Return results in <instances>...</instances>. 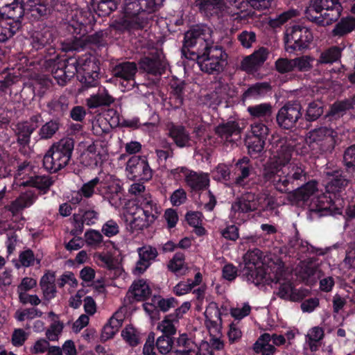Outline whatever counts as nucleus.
<instances>
[{"mask_svg": "<svg viewBox=\"0 0 355 355\" xmlns=\"http://www.w3.org/2000/svg\"><path fill=\"white\" fill-rule=\"evenodd\" d=\"M165 0H123L121 13L111 27L118 33L139 37L150 27Z\"/></svg>", "mask_w": 355, "mask_h": 355, "instance_id": "f257e3e1", "label": "nucleus"}, {"mask_svg": "<svg viewBox=\"0 0 355 355\" xmlns=\"http://www.w3.org/2000/svg\"><path fill=\"white\" fill-rule=\"evenodd\" d=\"M306 166L302 163L284 164L282 178L275 189L281 193H289L290 198L295 202H306L318 190V182L309 180Z\"/></svg>", "mask_w": 355, "mask_h": 355, "instance_id": "f03ea898", "label": "nucleus"}, {"mask_svg": "<svg viewBox=\"0 0 355 355\" xmlns=\"http://www.w3.org/2000/svg\"><path fill=\"white\" fill-rule=\"evenodd\" d=\"M95 21L94 16L91 12H76L66 24V30L72 35L73 39L66 44L64 49L78 51L87 44H93L98 47L105 46L107 43V31H99L87 35V26H91Z\"/></svg>", "mask_w": 355, "mask_h": 355, "instance_id": "7ed1b4c3", "label": "nucleus"}, {"mask_svg": "<svg viewBox=\"0 0 355 355\" xmlns=\"http://www.w3.org/2000/svg\"><path fill=\"white\" fill-rule=\"evenodd\" d=\"M337 132L331 128L321 126L309 131L304 143L296 146V151L303 156L318 158L330 154L334 150Z\"/></svg>", "mask_w": 355, "mask_h": 355, "instance_id": "20e7f679", "label": "nucleus"}, {"mask_svg": "<svg viewBox=\"0 0 355 355\" xmlns=\"http://www.w3.org/2000/svg\"><path fill=\"white\" fill-rule=\"evenodd\" d=\"M135 211L131 213L129 227L132 232L141 231L152 225L162 213L161 206L150 194L135 199Z\"/></svg>", "mask_w": 355, "mask_h": 355, "instance_id": "39448f33", "label": "nucleus"}, {"mask_svg": "<svg viewBox=\"0 0 355 355\" xmlns=\"http://www.w3.org/2000/svg\"><path fill=\"white\" fill-rule=\"evenodd\" d=\"M343 10L339 0H310L304 15L309 21L318 26H325L338 21Z\"/></svg>", "mask_w": 355, "mask_h": 355, "instance_id": "423d86ee", "label": "nucleus"}, {"mask_svg": "<svg viewBox=\"0 0 355 355\" xmlns=\"http://www.w3.org/2000/svg\"><path fill=\"white\" fill-rule=\"evenodd\" d=\"M190 60L196 61L202 71L209 74H218L222 72L227 64L228 55L221 46L212 44L208 47H204Z\"/></svg>", "mask_w": 355, "mask_h": 355, "instance_id": "0eeeda50", "label": "nucleus"}, {"mask_svg": "<svg viewBox=\"0 0 355 355\" xmlns=\"http://www.w3.org/2000/svg\"><path fill=\"white\" fill-rule=\"evenodd\" d=\"M74 149V140L64 137L52 144L43 158V166L50 173H57L68 165Z\"/></svg>", "mask_w": 355, "mask_h": 355, "instance_id": "6e6552de", "label": "nucleus"}, {"mask_svg": "<svg viewBox=\"0 0 355 355\" xmlns=\"http://www.w3.org/2000/svg\"><path fill=\"white\" fill-rule=\"evenodd\" d=\"M212 33L211 28L205 24H196L191 26L184 35L183 45L181 49L182 56L190 60L193 58L191 55L192 52L198 54L200 49L214 44Z\"/></svg>", "mask_w": 355, "mask_h": 355, "instance_id": "1a4fd4ad", "label": "nucleus"}, {"mask_svg": "<svg viewBox=\"0 0 355 355\" xmlns=\"http://www.w3.org/2000/svg\"><path fill=\"white\" fill-rule=\"evenodd\" d=\"M245 266L241 270L242 277L249 283L255 286L268 285L278 283L279 277L277 275H272L268 272L266 268L260 261V257L254 252H248L244 256Z\"/></svg>", "mask_w": 355, "mask_h": 355, "instance_id": "9d476101", "label": "nucleus"}, {"mask_svg": "<svg viewBox=\"0 0 355 355\" xmlns=\"http://www.w3.org/2000/svg\"><path fill=\"white\" fill-rule=\"evenodd\" d=\"M275 208V198L269 194L261 192H244L232 205V210L239 214H248L255 211L259 212L271 211Z\"/></svg>", "mask_w": 355, "mask_h": 355, "instance_id": "9b49d317", "label": "nucleus"}, {"mask_svg": "<svg viewBox=\"0 0 355 355\" xmlns=\"http://www.w3.org/2000/svg\"><path fill=\"white\" fill-rule=\"evenodd\" d=\"M313 40L311 28L303 24H295L286 29L284 42L288 53L304 51L309 49Z\"/></svg>", "mask_w": 355, "mask_h": 355, "instance_id": "f8f14e48", "label": "nucleus"}, {"mask_svg": "<svg viewBox=\"0 0 355 355\" xmlns=\"http://www.w3.org/2000/svg\"><path fill=\"white\" fill-rule=\"evenodd\" d=\"M269 133V128L263 123H253L250 134L245 139V145L251 157L257 158L263 151L266 141Z\"/></svg>", "mask_w": 355, "mask_h": 355, "instance_id": "ddd939ff", "label": "nucleus"}, {"mask_svg": "<svg viewBox=\"0 0 355 355\" xmlns=\"http://www.w3.org/2000/svg\"><path fill=\"white\" fill-rule=\"evenodd\" d=\"M302 107L297 101L286 102L276 114L278 125L284 130H290L296 126L297 121L302 118Z\"/></svg>", "mask_w": 355, "mask_h": 355, "instance_id": "4468645a", "label": "nucleus"}, {"mask_svg": "<svg viewBox=\"0 0 355 355\" xmlns=\"http://www.w3.org/2000/svg\"><path fill=\"white\" fill-rule=\"evenodd\" d=\"M126 170L130 179L147 182L153 177V171L150 168L146 157L132 156L126 164Z\"/></svg>", "mask_w": 355, "mask_h": 355, "instance_id": "2eb2a0df", "label": "nucleus"}, {"mask_svg": "<svg viewBox=\"0 0 355 355\" xmlns=\"http://www.w3.org/2000/svg\"><path fill=\"white\" fill-rule=\"evenodd\" d=\"M81 63V71L79 72V75H77V78L83 87L88 89L97 86L100 71L97 61L86 56V60Z\"/></svg>", "mask_w": 355, "mask_h": 355, "instance_id": "dca6fc26", "label": "nucleus"}, {"mask_svg": "<svg viewBox=\"0 0 355 355\" xmlns=\"http://www.w3.org/2000/svg\"><path fill=\"white\" fill-rule=\"evenodd\" d=\"M1 5L8 15V21L16 35L22 28L24 16V0H0Z\"/></svg>", "mask_w": 355, "mask_h": 355, "instance_id": "f3484780", "label": "nucleus"}, {"mask_svg": "<svg viewBox=\"0 0 355 355\" xmlns=\"http://www.w3.org/2000/svg\"><path fill=\"white\" fill-rule=\"evenodd\" d=\"M340 200L334 198L331 194L327 192L319 196L314 202L315 208H312L311 211L318 214L320 216L341 214V209L338 207Z\"/></svg>", "mask_w": 355, "mask_h": 355, "instance_id": "a211bd4d", "label": "nucleus"}, {"mask_svg": "<svg viewBox=\"0 0 355 355\" xmlns=\"http://www.w3.org/2000/svg\"><path fill=\"white\" fill-rule=\"evenodd\" d=\"M24 9L30 19L34 21L47 19L53 10L50 0H28L25 4L24 3Z\"/></svg>", "mask_w": 355, "mask_h": 355, "instance_id": "6ab92c4d", "label": "nucleus"}, {"mask_svg": "<svg viewBox=\"0 0 355 355\" xmlns=\"http://www.w3.org/2000/svg\"><path fill=\"white\" fill-rule=\"evenodd\" d=\"M290 161V157L282 159L280 157L270 159L263 165L262 176L265 182L272 183L275 187V184L279 183V179L282 178L284 164Z\"/></svg>", "mask_w": 355, "mask_h": 355, "instance_id": "aec40b11", "label": "nucleus"}, {"mask_svg": "<svg viewBox=\"0 0 355 355\" xmlns=\"http://www.w3.org/2000/svg\"><path fill=\"white\" fill-rule=\"evenodd\" d=\"M268 56V50L265 47H260L252 54L243 58L240 68L248 73H254L261 69Z\"/></svg>", "mask_w": 355, "mask_h": 355, "instance_id": "412c9836", "label": "nucleus"}, {"mask_svg": "<svg viewBox=\"0 0 355 355\" xmlns=\"http://www.w3.org/2000/svg\"><path fill=\"white\" fill-rule=\"evenodd\" d=\"M286 248L290 257H297L300 259L303 254H312L316 253L315 248L306 241L302 240L300 236L298 230L295 228L293 236L289 237Z\"/></svg>", "mask_w": 355, "mask_h": 355, "instance_id": "4be33fe9", "label": "nucleus"}, {"mask_svg": "<svg viewBox=\"0 0 355 355\" xmlns=\"http://www.w3.org/2000/svg\"><path fill=\"white\" fill-rule=\"evenodd\" d=\"M235 170L238 175L233 180L234 186L247 188L248 185L247 180L255 175V168L252 162L248 157H243L236 162Z\"/></svg>", "mask_w": 355, "mask_h": 355, "instance_id": "5701e85b", "label": "nucleus"}, {"mask_svg": "<svg viewBox=\"0 0 355 355\" xmlns=\"http://www.w3.org/2000/svg\"><path fill=\"white\" fill-rule=\"evenodd\" d=\"M138 64L141 70L153 76L164 74L168 66L167 62L157 55L141 57Z\"/></svg>", "mask_w": 355, "mask_h": 355, "instance_id": "b1692460", "label": "nucleus"}, {"mask_svg": "<svg viewBox=\"0 0 355 355\" xmlns=\"http://www.w3.org/2000/svg\"><path fill=\"white\" fill-rule=\"evenodd\" d=\"M56 37L53 31L44 29L41 31L35 32L32 36L31 44L33 49L36 51L44 49L47 53H55V48L53 43Z\"/></svg>", "mask_w": 355, "mask_h": 355, "instance_id": "393cba45", "label": "nucleus"}, {"mask_svg": "<svg viewBox=\"0 0 355 355\" xmlns=\"http://www.w3.org/2000/svg\"><path fill=\"white\" fill-rule=\"evenodd\" d=\"M139 260L133 270L135 275L143 274L158 256L157 249L150 245H145L138 248Z\"/></svg>", "mask_w": 355, "mask_h": 355, "instance_id": "a878e982", "label": "nucleus"}, {"mask_svg": "<svg viewBox=\"0 0 355 355\" xmlns=\"http://www.w3.org/2000/svg\"><path fill=\"white\" fill-rule=\"evenodd\" d=\"M96 188L98 193L107 199L111 205L118 207L121 205V199L123 196V187L119 183L112 182L107 185L102 182Z\"/></svg>", "mask_w": 355, "mask_h": 355, "instance_id": "bb28decb", "label": "nucleus"}, {"mask_svg": "<svg viewBox=\"0 0 355 355\" xmlns=\"http://www.w3.org/2000/svg\"><path fill=\"white\" fill-rule=\"evenodd\" d=\"M37 199L35 193L31 191H26L21 193L15 200H12L10 205L5 208L12 213L13 216H18L21 211L32 206Z\"/></svg>", "mask_w": 355, "mask_h": 355, "instance_id": "cd10ccee", "label": "nucleus"}, {"mask_svg": "<svg viewBox=\"0 0 355 355\" xmlns=\"http://www.w3.org/2000/svg\"><path fill=\"white\" fill-rule=\"evenodd\" d=\"M248 112L253 119L259 121L257 123H263L268 128L271 125L273 121L272 107L270 103H261L251 105L248 107Z\"/></svg>", "mask_w": 355, "mask_h": 355, "instance_id": "c85d7f7f", "label": "nucleus"}, {"mask_svg": "<svg viewBox=\"0 0 355 355\" xmlns=\"http://www.w3.org/2000/svg\"><path fill=\"white\" fill-rule=\"evenodd\" d=\"M168 135L179 148L191 146V139L189 132L182 125L171 123L168 125Z\"/></svg>", "mask_w": 355, "mask_h": 355, "instance_id": "c756f323", "label": "nucleus"}, {"mask_svg": "<svg viewBox=\"0 0 355 355\" xmlns=\"http://www.w3.org/2000/svg\"><path fill=\"white\" fill-rule=\"evenodd\" d=\"M69 99L64 95L53 97L47 103L49 114L54 119L60 120L69 111Z\"/></svg>", "mask_w": 355, "mask_h": 355, "instance_id": "7c9ffc66", "label": "nucleus"}, {"mask_svg": "<svg viewBox=\"0 0 355 355\" xmlns=\"http://www.w3.org/2000/svg\"><path fill=\"white\" fill-rule=\"evenodd\" d=\"M137 69V65L135 62H122L116 64L112 72L114 77L123 81L129 82L135 80Z\"/></svg>", "mask_w": 355, "mask_h": 355, "instance_id": "2f4dec72", "label": "nucleus"}, {"mask_svg": "<svg viewBox=\"0 0 355 355\" xmlns=\"http://www.w3.org/2000/svg\"><path fill=\"white\" fill-rule=\"evenodd\" d=\"M215 134L221 139L232 142L233 136L240 137L241 128L238 122L228 121L225 123L218 124L215 128Z\"/></svg>", "mask_w": 355, "mask_h": 355, "instance_id": "473e14b6", "label": "nucleus"}, {"mask_svg": "<svg viewBox=\"0 0 355 355\" xmlns=\"http://www.w3.org/2000/svg\"><path fill=\"white\" fill-rule=\"evenodd\" d=\"M80 163L86 167L94 168L103 164V154L95 145H89L80 156Z\"/></svg>", "mask_w": 355, "mask_h": 355, "instance_id": "72a5a7b5", "label": "nucleus"}, {"mask_svg": "<svg viewBox=\"0 0 355 355\" xmlns=\"http://www.w3.org/2000/svg\"><path fill=\"white\" fill-rule=\"evenodd\" d=\"M194 6L206 15H218L226 7L225 0H195Z\"/></svg>", "mask_w": 355, "mask_h": 355, "instance_id": "f704fd0d", "label": "nucleus"}, {"mask_svg": "<svg viewBox=\"0 0 355 355\" xmlns=\"http://www.w3.org/2000/svg\"><path fill=\"white\" fill-rule=\"evenodd\" d=\"M114 101V98L109 94L104 87H100L96 92L87 99V105L89 108H97L103 106H110Z\"/></svg>", "mask_w": 355, "mask_h": 355, "instance_id": "c9c22d12", "label": "nucleus"}, {"mask_svg": "<svg viewBox=\"0 0 355 355\" xmlns=\"http://www.w3.org/2000/svg\"><path fill=\"white\" fill-rule=\"evenodd\" d=\"M54 180L49 175L31 176L26 182H23L24 186L36 188L40 194H46L49 192L51 187L53 184Z\"/></svg>", "mask_w": 355, "mask_h": 355, "instance_id": "e433bc0d", "label": "nucleus"}, {"mask_svg": "<svg viewBox=\"0 0 355 355\" xmlns=\"http://www.w3.org/2000/svg\"><path fill=\"white\" fill-rule=\"evenodd\" d=\"M185 182L192 191H200L209 186V178L207 174L199 175L194 171H189L186 175Z\"/></svg>", "mask_w": 355, "mask_h": 355, "instance_id": "4c0bfd02", "label": "nucleus"}, {"mask_svg": "<svg viewBox=\"0 0 355 355\" xmlns=\"http://www.w3.org/2000/svg\"><path fill=\"white\" fill-rule=\"evenodd\" d=\"M277 295L282 299L293 302L301 301L304 297L303 292L295 289L293 283L289 281L279 284Z\"/></svg>", "mask_w": 355, "mask_h": 355, "instance_id": "58836bf2", "label": "nucleus"}, {"mask_svg": "<svg viewBox=\"0 0 355 355\" xmlns=\"http://www.w3.org/2000/svg\"><path fill=\"white\" fill-rule=\"evenodd\" d=\"M119 0H91L90 6L98 17L109 16L118 7Z\"/></svg>", "mask_w": 355, "mask_h": 355, "instance_id": "ea45409f", "label": "nucleus"}, {"mask_svg": "<svg viewBox=\"0 0 355 355\" xmlns=\"http://www.w3.org/2000/svg\"><path fill=\"white\" fill-rule=\"evenodd\" d=\"M33 132L34 128L29 127L26 121L17 123L15 129L17 144L24 148L28 146L31 142V136Z\"/></svg>", "mask_w": 355, "mask_h": 355, "instance_id": "a19ab883", "label": "nucleus"}, {"mask_svg": "<svg viewBox=\"0 0 355 355\" xmlns=\"http://www.w3.org/2000/svg\"><path fill=\"white\" fill-rule=\"evenodd\" d=\"M348 184V180L342 175H335L326 185V191L334 198L340 200L341 193Z\"/></svg>", "mask_w": 355, "mask_h": 355, "instance_id": "79ce46f5", "label": "nucleus"}, {"mask_svg": "<svg viewBox=\"0 0 355 355\" xmlns=\"http://www.w3.org/2000/svg\"><path fill=\"white\" fill-rule=\"evenodd\" d=\"M85 60L86 56L83 58L69 57L60 61V67H64L70 80L76 73L79 75V72L81 71V62L82 61L84 62Z\"/></svg>", "mask_w": 355, "mask_h": 355, "instance_id": "37998d69", "label": "nucleus"}, {"mask_svg": "<svg viewBox=\"0 0 355 355\" xmlns=\"http://www.w3.org/2000/svg\"><path fill=\"white\" fill-rule=\"evenodd\" d=\"M343 49L338 46H331L322 51L318 60L316 66L320 64H333L340 61L342 55Z\"/></svg>", "mask_w": 355, "mask_h": 355, "instance_id": "c03bdc74", "label": "nucleus"}, {"mask_svg": "<svg viewBox=\"0 0 355 355\" xmlns=\"http://www.w3.org/2000/svg\"><path fill=\"white\" fill-rule=\"evenodd\" d=\"M355 29V18L353 17H343L333 28L331 33L334 37H344Z\"/></svg>", "mask_w": 355, "mask_h": 355, "instance_id": "a18cd8bd", "label": "nucleus"}, {"mask_svg": "<svg viewBox=\"0 0 355 355\" xmlns=\"http://www.w3.org/2000/svg\"><path fill=\"white\" fill-rule=\"evenodd\" d=\"M352 108L353 102L350 99L337 101L331 105L327 116L336 119L342 117L347 111H349Z\"/></svg>", "mask_w": 355, "mask_h": 355, "instance_id": "49530a36", "label": "nucleus"}, {"mask_svg": "<svg viewBox=\"0 0 355 355\" xmlns=\"http://www.w3.org/2000/svg\"><path fill=\"white\" fill-rule=\"evenodd\" d=\"M184 87V81H175L171 84L170 100L175 109H178L183 105Z\"/></svg>", "mask_w": 355, "mask_h": 355, "instance_id": "de8ad7c7", "label": "nucleus"}, {"mask_svg": "<svg viewBox=\"0 0 355 355\" xmlns=\"http://www.w3.org/2000/svg\"><path fill=\"white\" fill-rule=\"evenodd\" d=\"M212 178L214 180L223 183L227 187L234 186L231 180V171L230 167L225 164H219L212 172Z\"/></svg>", "mask_w": 355, "mask_h": 355, "instance_id": "09e8293b", "label": "nucleus"}, {"mask_svg": "<svg viewBox=\"0 0 355 355\" xmlns=\"http://www.w3.org/2000/svg\"><path fill=\"white\" fill-rule=\"evenodd\" d=\"M132 293L137 301H144L151 294V290L146 280L144 279L135 281L132 285Z\"/></svg>", "mask_w": 355, "mask_h": 355, "instance_id": "8fccbe9b", "label": "nucleus"}, {"mask_svg": "<svg viewBox=\"0 0 355 355\" xmlns=\"http://www.w3.org/2000/svg\"><path fill=\"white\" fill-rule=\"evenodd\" d=\"M59 120L53 119L47 121L40 128L38 135L40 139H49L52 138L60 128Z\"/></svg>", "mask_w": 355, "mask_h": 355, "instance_id": "3c124183", "label": "nucleus"}, {"mask_svg": "<svg viewBox=\"0 0 355 355\" xmlns=\"http://www.w3.org/2000/svg\"><path fill=\"white\" fill-rule=\"evenodd\" d=\"M315 58L311 55H302L293 59L294 71L299 72H309L313 68Z\"/></svg>", "mask_w": 355, "mask_h": 355, "instance_id": "603ef678", "label": "nucleus"}, {"mask_svg": "<svg viewBox=\"0 0 355 355\" xmlns=\"http://www.w3.org/2000/svg\"><path fill=\"white\" fill-rule=\"evenodd\" d=\"M324 113V105L322 101H312L309 103L304 118L306 121H317Z\"/></svg>", "mask_w": 355, "mask_h": 355, "instance_id": "864d4df0", "label": "nucleus"}, {"mask_svg": "<svg viewBox=\"0 0 355 355\" xmlns=\"http://www.w3.org/2000/svg\"><path fill=\"white\" fill-rule=\"evenodd\" d=\"M297 15L298 11L297 10L290 9L280 13L275 18H270L268 24L272 28H279L289 19L297 17Z\"/></svg>", "mask_w": 355, "mask_h": 355, "instance_id": "5fc2aeb1", "label": "nucleus"}, {"mask_svg": "<svg viewBox=\"0 0 355 355\" xmlns=\"http://www.w3.org/2000/svg\"><path fill=\"white\" fill-rule=\"evenodd\" d=\"M324 336V333L322 327H314L309 330L307 338L309 345L311 351L317 350V343L323 338Z\"/></svg>", "mask_w": 355, "mask_h": 355, "instance_id": "6e6d98bb", "label": "nucleus"}, {"mask_svg": "<svg viewBox=\"0 0 355 355\" xmlns=\"http://www.w3.org/2000/svg\"><path fill=\"white\" fill-rule=\"evenodd\" d=\"M271 89V86L268 83H257L251 85L244 93L245 98L256 97L263 94Z\"/></svg>", "mask_w": 355, "mask_h": 355, "instance_id": "4d7b16f0", "label": "nucleus"}, {"mask_svg": "<svg viewBox=\"0 0 355 355\" xmlns=\"http://www.w3.org/2000/svg\"><path fill=\"white\" fill-rule=\"evenodd\" d=\"M153 302L154 304H156V307L162 312H166L170 309L176 307L178 304V300L173 297L163 298L161 296L157 297L155 296Z\"/></svg>", "mask_w": 355, "mask_h": 355, "instance_id": "13d9d810", "label": "nucleus"}, {"mask_svg": "<svg viewBox=\"0 0 355 355\" xmlns=\"http://www.w3.org/2000/svg\"><path fill=\"white\" fill-rule=\"evenodd\" d=\"M174 342L173 338H166L161 336L157 338L155 344L159 352L162 355H165L173 349Z\"/></svg>", "mask_w": 355, "mask_h": 355, "instance_id": "bf43d9fd", "label": "nucleus"}, {"mask_svg": "<svg viewBox=\"0 0 355 355\" xmlns=\"http://www.w3.org/2000/svg\"><path fill=\"white\" fill-rule=\"evenodd\" d=\"M19 261L21 265L25 268L34 266L35 261H37V264L40 263V259L35 258L33 251L30 248L19 253Z\"/></svg>", "mask_w": 355, "mask_h": 355, "instance_id": "052dcab7", "label": "nucleus"}, {"mask_svg": "<svg viewBox=\"0 0 355 355\" xmlns=\"http://www.w3.org/2000/svg\"><path fill=\"white\" fill-rule=\"evenodd\" d=\"M275 68L281 74L292 72L294 71L293 59L279 58L275 62Z\"/></svg>", "mask_w": 355, "mask_h": 355, "instance_id": "680f3d73", "label": "nucleus"}, {"mask_svg": "<svg viewBox=\"0 0 355 355\" xmlns=\"http://www.w3.org/2000/svg\"><path fill=\"white\" fill-rule=\"evenodd\" d=\"M52 87V82L49 78H42L33 85V91L35 96L43 97L48 89Z\"/></svg>", "mask_w": 355, "mask_h": 355, "instance_id": "e2e57ef3", "label": "nucleus"}, {"mask_svg": "<svg viewBox=\"0 0 355 355\" xmlns=\"http://www.w3.org/2000/svg\"><path fill=\"white\" fill-rule=\"evenodd\" d=\"M343 162L349 171H355V144L351 145L345 149Z\"/></svg>", "mask_w": 355, "mask_h": 355, "instance_id": "0e129e2a", "label": "nucleus"}, {"mask_svg": "<svg viewBox=\"0 0 355 355\" xmlns=\"http://www.w3.org/2000/svg\"><path fill=\"white\" fill-rule=\"evenodd\" d=\"M101 183L102 182L100 181L99 178L96 177L89 182L83 184L80 189L81 195L87 198H91L94 193L95 188L98 185L100 186Z\"/></svg>", "mask_w": 355, "mask_h": 355, "instance_id": "69168bd1", "label": "nucleus"}, {"mask_svg": "<svg viewBox=\"0 0 355 355\" xmlns=\"http://www.w3.org/2000/svg\"><path fill=\"white\" fill-rule=\"evenodd\" d=\"M80 216L87 225H92L96 223L98 219V212L93 209H80Z\"/></svg>", "mask_w": 355, "mask_h": 355, "instance_id": "338daca9", "label": "nucleus"}, {"mask_svg": "<svg viewBox=\"0 0 355 355\" xmlns=\"http://www.w3.org/2000/svg\"><path fill=\"white\" fill-rule=\"evenodd\" d=\"M52 75L57 80L58 85L64 86L69 80L64 67H60V61L53 67Z\"/></svg>", "mask_w": 355, "mask_h": 355, "instance_id": "774afa93", "label": "nucleus"}]
</instances>
